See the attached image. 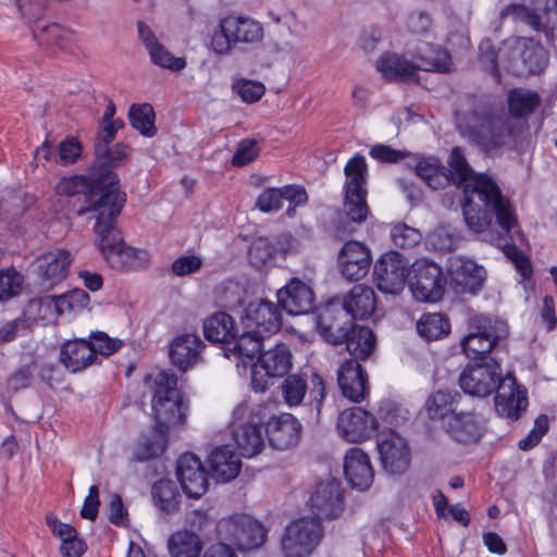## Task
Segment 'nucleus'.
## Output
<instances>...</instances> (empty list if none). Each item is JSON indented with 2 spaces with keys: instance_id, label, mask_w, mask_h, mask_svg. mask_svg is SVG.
Listing matches in <instances>:
<instances>
[{
  "instance_id": "cd10ccee",
  "label": "nucleus",
  "mask_w": 557,
  "mask_h": 557,
  "mask_svg": "<svg viewBox=\"0 0 557 557\" xmlns=\"http://www.w3.org/2000/svg\"><path fill=\"white\" fill-rule=\"evenodd\" d=\"M138 34L140 40L144 42L151 62L162 69L181 72L186 67V60L182 57H175L171 51L162 45L148 25L138 22Z\"/></svg>"
},
{
  "instance_id": "dca6fc26",
  "label": "nucleus",
  "mask_w": 557,
  "mask_h": 557,
  "mask_svg": "<svg viewBox=\"0 0 557 557\" xmlns=\"http://www.w3.org/2000/svg\"><path fill=\"white\" fill-rule=\"evenodd\" d=\"M292 368V354L287 346L276 345L259 355L251 368V386L264 392L272 377L283 376Z\"/></svg>"
},
{
  "instance_id": "6e6552de",
  "label": "nucleus",
  "mask_w": 557,
  "mask_h": 557,
  "mask_svg": "<svg viewBox=\"0 0 557 557\" xmlns=\"http://www.w3.org/2000/svg\"><path fill=\"white\" fill-rule=\"evenodd\" d=\"M469 333L461 339V347L468 358L479 362L490 361L485 355L508 336V325L495 317L474 314L469 319Z\"/></svg>"
},
{
  "instance_id": "6ab92c4d",
  "label": "nucleus",
  "mask_w": 557,
  "mask_h": 557,
  "mask_svg": "<svg viewBox=\"0 0 557 557\" xmlns=\"http://www.w3.org/2000/svg\"><path fill=\"white\" fill-rule=\"evenodd\" d=\"M372 264V256L368 246L358 240L346 242L337 256V268L341 275L349 282L366 277Z\"/></svg>"
},
{
  "instance_id": "0e129e2a",
  "label": "nucleus",
  "mask_w": 557,
  "mask_h": 557,
  "mask_svg": "<svg viewBox=\"0 0 557 557\" xmlns=\"http://www.w3.org/2000/svg\"><path fill=\"white\" fill-rule=\"evenodd\" d=\"M26 331L27 322L22 317L3 322L0 325V344L10 343L17 336L24 335Z\"/></svg>"
},
{
  "instance_id": "4d7b16f0",
  "label": "nucleus",
  "mask_w": 557,
  "mask_h": 557,
  "mask_svg": "<svg viewBox=\"0 0 557 557\" xmlns=\"http://www.w3.org/2000/svg\"><path fill=\"white\" fill-rule=\"evenodd\" d=\"M479 61L490 74L499 79L497 52L491 39L485 38L479 45Z\"/></svg>"
},
{
  "instance_id": "9d476101",
  "label": "nucleus",
  "mask_w": 557,
  "mask_h": 557,
  "mask_svg": "<svg viewBox=\"0 0 557 557\" xmlns=\"http://www.w3.org/2000/svg\"><path fill=\"white\" fill-rule=\"evenodd\" d=\"M344 210L356 223H361L368 215L366 202L367 163L364 157L356 154L344 168Z\"/></svg>"
},
{
  "instance_id": "4c0bfd02",
  "label": "nucleus",
  "mask_w": 557,
  "mask_h": 557,
  "mask_svg": "<svg viewBox=\"0 0 557 557\" xmlns=\"http://www.w3.org/2000/svg\"><path fill=\"white\" fill-rule=\"evenodd\" d=\"M168 546L171 557H199L203 543L197 533L178 530L170 536Z\"/></svg>"
},
{
  "instance_id": "f03ea898",
  "label": "nucleus",
  "mask_w": 557,
  "mask_h": 557,
  "mask_svg": "<svg viewBox=\"0 0 557 557\" xmlns=\"http://www.w3.org/2000/svg\"><path fill=\"white\" fill-rule=\"evenodd\" d=\"M447 163L449 183L463 189L462 213L469 230L474 233L484 232L494 215L502 230L509 233L517 224V215L497 184L484 174L474 173L460 147L451 149Z\"/></svg>"
},
{
  "instance_id": "603ef678",
  "label": "nucleus",
  "mask_w": 557,
  "mask_h": 557,
  "mask_svg": "<svg viewBox=\"0 0 557 557\" xmlns=\"http://www.w3.org/2000/svg\"><path fill=\"white\" fill-rule=\"evenodd\" d=\"M382 34L383 33L380 25L371 24L364 26L358 39L359 49L367 57H372L375 52H379Z\"/></svg>"
},
{
  "instance_id": "9b49d317",
  "label": "nucleus",
  "mask_w": 557,
  "mask_h": 557,
  "mask_svg": "<svg viewBox=\"0 0 557 557\" xmlns=\"http://www.w3.org/2000/svg\"><path fill=\"white\" fill-rule=\"evenodd\" d=\"M323 533L318 518L295 519L284 530L281 549L285 557H309L319 546Z\"/></svg>"
},
{
  "instance_id": "de8ad7c7",
  "label": "nucleus",
  "mask_w": 557,
  "mask_h": 557,
  "mask_svg": "<svg viewBox=\"0 0 557 557\" xmlns=\"http://www.w3.org/2000/svg\"><path fill=\"white\" fill-rule=\"evenodd\" d=\"M308 385L306 381L297 375H288L281 385L282 396L284 401L289 406H298L304 400Z\"/></svg>"
},
{
  "instance_id": "ea45409f",
  "label": "nucleus",
  "mask_w": 557,
  "mask_h": 557,
  "mask_svg": "<svg viewBox=\"0 0 557 557\" xmlns=\"http://www.w3.org/2000/svg\"><path fill=\"white\" fill-rule=\"evenodd\" d=\"M72 262V256L67 250L57 249L45 253L39 259V269L48 280H62Z\"/></svg>"
},
{
  "instance_id": "c756f323",
  "label": "nucleus",
  "mask_w": 557,
  "mask_h": 557,
  "mask_svg": "<svg viewBox=\"0 0 557 557\" xmlns=\"http://www.w3.org/2000/svg\"><path fill=\"white\" fill-rule=\"evenodd\" d=\"M445 430L456 442L473 444L483 435V423L473 411H461L445 421Z\"/></svg>"
},
{
  "instance_id": "79ce46f5",
  "label": "nucleus",
  "mask_w": 557,
  "mask_h": 557,
  "mask_svg": "<svg viewBox=\"0 0 557 557\" xmlns=\"http://www.w3.org/2000/svg\"><path fill=\"white\" fill-rule=\"evenodd\" d=\"M416 173L432 189H441L449 184L447 170L436 158H424L416 165Z\"/></svg>"
},
{
  "instance_id": "8fccbe9b",
  "label": "nucleus",
  "mask_w": 557,
  "mask_h": 557,
  "mask_svg": "<svg viewBox=\"0 0 557 557\" xmlns=\"http://www.w3.org/2000/svg\"><path fill=\"white\" fill-rule=\"evenodd\" d=\"M232 88L246 103L257 102L265 92V87L262 83L245 78L237 79Z\"/></svg>"
},
{
  "instance_id": "2f4dec72",
  "label": "nucleus",
  "mask_w": 557,
  "mask_h": 557,
  "mask_svg": "<svg viewBox=\"0 0 557 557\" xmlns=\"http://www.w3.org/2000/svg\"><path fill=\"white\" fill-rule=\"evenodd\" d=\"M411 463V451L404 436L394 430H385V472L405 473Z\"/></svg>"
},
{
  "instance_id": "37998d69",
  "label": "nucleus",
  "mask_w": 557,
  "mask_h": 557,
  "mask_svg": "<svg viewBox=\"0 0 557 557\" xmlns=\"http://www.w3.org/2000/svg\"><path fill=\"white\" fill-rule=\"evenodd\" d=\"M417 331L426 341H436L449 333L450 324L443 313H429L418 321Z\"/></svg>"
},
{
  "instance_id": "bf43d9fd",
  "label": "nucleus",
  "mask_w": 557,
  "mask_h": 557,
  "mask_svg": "<svg viewBox=\"0 0 557 557\" xmlns=\"http://www.w3.org/2000/svg\"><path fill=\"white\" fill-rule=\"evenodd\" d=\"M391 238L395 246L412 247L420 243L421 233L407 224H397L391 231Z\"/></svg>"
},
{
  "instance_id": "3c124183",
  "label": "nucleus",
  "mask_w": 557,
  "mask_h": 557,
  "mask_svg": "<svg viewBox=\"0 0 557 557\" xmlns=\"http://www.w3.org/2000/svg\"><path fill=\"white\" fill-rule=\"evenodd\" d=\"M23 276L14 269L0 270V300H8L22 290Z\"/></svg>"
},
{
  "instance_id": "680f3d73",
  "label": "nucleus",
  "mask_w": 557,
  "mask_h": 557,
  "mask_svg": "<svg viewBox=\"0 0 557 557\" xmlns=\"http://www.w3.org/2000/svg\"><path fill=\"white\" fill-rule=\"evenodd\" d=\"M259 153L258 144L255 139H244L238 144L233 156L232 163L243 166L252 162Z\"/></svg>"
},
{
  "instance_id": "39448f33",
  "label": "nucleus",
  "mask_w": 557,
  "mask_h": 557,
  "mask_svg": "<svg viewBox=\"0 0 557 557\" xmlns=\"http://www.w3.org/2000/svg\"><path fill=\"white\" fill-rule=\"evenodd\" d=\"M116 216H107L96 222L95 244L106 262L119 271H139L148 268L151 255L148 250L127 246L115 230Z\"/></svg>"
},
{
  "instance_id": "f257e3e1",
  "label": "nucleus",
  "mask_w": 557,
  "mask_h": 557,
  "mask_svg": "<svg viewBox=\"0 0 557 557\" xmlns=\"http://www.w3.org/2000/svg\"><path fill=\"white\" fill-rule=\"evenodd\" d=\"M507 103L509 111L487 96H467L456 111V127L463 138L485 153L505 147L519 149L527 137V123L521 119L534 112L540 97L533 90L515 88L508 92Z\"/></svg>"
},
{
  "instance_id": "13d9d810",
  "label": "nucleus",
  "mask_w": 557,
  "mask_h": 557,
  "mask_svg": "<svg viewBox=\"0 0 557 557\" xmlns=\"http://www.w3.org/2000/svg\"><path fill=\"white\" fill-rule=\"evenodd\" d=\"M124 126L123 121L107 122L101 120L99 123V132L95 140V153H102L104 146L110 145L116 136L119 129Z\"/></svg>"
},
{
  "instance_id": "f3484780",
  "label": "nucleus",
  "mask_w": 557,
  "mask_h": 557,
  "mask_svg": "<svg viewBox=\"0 0 557 557\" xmlns=\"http://www.w3.org/2000/svg\"><path fill=\"white\" fill-rule=\"evenodd\" d=\"M446 280L441 267L429 260H419L413 264V278L409 283L412 296L422 302H435L442 299Z\"/></svg>"
},
{
  "instance_id": "a19ab883",
  "label": "nucleus",
  "mask_w": 557,
  "mask_h": 557,
  "mask_svg": "<svg viewBox=\"0 0 557 557\" xmlns=\"http://www.w3.org/2000/svg\"><path fill=\"white\" fill-rule=\"evenodd\" d=\"M263 337L244 330V333L235 341L228 350L243 363L246 368L256 362L255 358L260 355Z\"/></svg>"
},
{
  "instance_id": "f704fd0d",
  "label": "nucleus",
  "mask_w": 557,
  "mask_h": 557,
  "mask_svg": "<svg viewBox=\"0 0 557 557\" xmlns=\"http://www.w3.org/2000/svg\"><path fill=\"white\" fill-rule=\"evenodd\" d=\"M410 264L396 252L385 253V294L400 293L407 283Z\"/></svg>"
},
{
  "instance_id": "bb28decb",
  "label": "nucleus",
  "mask_w": 557,
  "mask_h": 557,
  "mask_svg": "<svg viewBox=\"0 0 557 557\" xmlns=\"http://www.w3.org/2000/svg\"><path fill=\"white\" fill-rule=\"evenodd\" d=\"M301 423L290 413L272 417L267 424L269 444L278 450L296 446L300 440Z\"/></svg>"
},
{
  "instance_id": "72a5a7b5",
  "label": "nucleus",
  "mask_w": 557,
  "mask_h": 557,
  "mask_svg": "<svg viewBox=\"0 0 557 557\" xmlns=\"http://www.w3.org/2000/svg\"><path fill=\"white\" fill-rule=\"evenodd\" d=\"M376 306L373 289L363 284L355 285L344 297L343 308L354 319L369 318Z\"/></svg>"
},
{
  "instance_id": "69168bd1",
  "label": "nucleus",
  "mask_w": 557,
  "mask_h": 557,
  "mask_svg": "<svg viewBox=\"0 0 557 557\" xmlns=\"http://www.w3.org/2000/svg\"><path fill=\"white\" fill-rule=\"evenodd\" d=\"M37 307L39 318L45 322L55 321L61 317L57 296H46L33 302Z\"/></svg>"
},
{
  "instance_id": "a878e982",
  "label": "nucleus",
  "mask_w": 557,
  "mask_h": 557,
  "mask_svg": "<svg viewBox=\"0 0 557 557\" xmlns=\"http://www.w3.org/2000/svg\"><path fill=\"white\" fill-rule=\"evenodd\" d=\"M205 344L196 333H181L169 345L171 362L182 371H187L201 361Z\"/></svg>"
},
{
  "instance_id": "774afa93",
  "label": "nucleus",
  "mask_w": 557,
  "mask_h": 557,
  "mask_svg": "<svg viewBox=\"0 0 557 557\" xmlns=\"http://www.w3.org/2000/svg\"><path fill=\"white\" fill-rule=\"evenodd\" d=\"M202 260L197 256H182L173 261L172 272L177 276L193 274L200 270Z\"/></svg>"
},
{
  "instance_id": "864d4df0",
  "label": "nucleus",
  "mask_w": 557,
  "mask_h": 557,
  "mask_svg": "<svg viewBox=\"0 0 557 557\" xmlns=\"http://www.w3.org/2000/svg\"><path fill=\"white\" fill-rule=\"evenodd\" d=\"M88 343L92 351L94 361L96 360V354L109 356L119 350L122 346L121 339L110 337L104 332H95Z\"/></svg>"
},
{
  "instance_id": "412c9836",
  "label": "nucleus",
  "mask_w": 557,
  "mask_h": 557,
  "mask_svg": "<svg viewBox=\"0 0 557 557\" xmlns=\"http://www.w3.org/2000/svg\"><path fill=\"white\" fill-rule=\"evenodd\" d=\"M281 322L282 315L275 304L263 299L250 302L242 318L244 330L261 337L278 331Z\"/></svg>"
},
{
  "instance_id": "c9c22d12",
  "label": "nucleus",
  "mask_w": 557,
  "mask_h": 557,
  "mask_svg": "<svg viewBox=\"0 0 557 557\" xmlns=\"http://www.w3.org/2000/svg\"><path fill=\"white\" fill-rule=\"evenodd\" d=\"M460 399L461 395L457 391L440 389L431 394L425 401L429 418L447 421L451 414L457 413L455 410Z\"/></svg>"
},
{
  "instance_id": "5fc2aeb1",
  "label": "nucleus",
  "mask_w": 557,
  "mask_h": 557,
  "mask_svg": "<svg viewBox=\"0 0 557 557\" xmlns=\"http://www.w3.org/2000/svg\"><path fill=\"white\" fill-rule=\"evenodd\" d=\"M458 242V236L448 230L441 226L431 232L428 236L426 244L441 252H448L455 249Z\"/></svg>"
},
{
  "instance_id": "aec40b11",
  "label": "nucleus",
  "mask_w": 557,
  "mask_h": 557,
  "mask_svg": "<svg viewBox=\"0 0 557 557\" xmlns=\"http://www.w3.org/2000/svg\"><path fill=\"white\" fill-rule=\"evenodd\" d=\"M276 299L288 314L300 315L313 310L315 295L310 281L307 282L294 276L277 289Z\"/></svg>"
},
{
  "instance_id": "0eeeda50",
  "label": "nucleus",
  "mask_w": 557,
  "mask_h": 557,
  "mask_svg": "<svg viewBox=\"0 0 557 557\" xmlns=\"http://www.w3.org/2000/svg\"><path fill=\"white\" fill-rule=\"evenodd\" d=\"M264 29L260 22L245 15H227L219 21L210 37V49L218 55H228L236 45L262 41Z\"/></svg>"
},
{
  "instance_id": "f8f14e48",
  "label": "nucleus",
  "mask_w": 557,
  "mask_h": 557,
  "mask_svg": "<svg viewBox=\"0 0 557 557\" xmlns=\"http://www.w3.org/2000/svg\"><path fill=\"white\" fill-rule=\"evenodd\" d=\"M533 8L520 3H510L505 7L499 17H512L516 22L529 25L536 32L547 36H557V0H533Z\"/></svg>"
},
{
  "instance_id": "a18cd8bd",
  "label": "nucleus",
  "mask_w": 557,
  "mask_h": 557,
  "mask_svg": "<svg viewBox=\"0 0 557 557\" xmlns=\"http://www.w3.org/2000/svg\"><path fill=\"white\" fill-rule=\"evenodd\" d=\"M132 126L146 137H152L157 133L154 126V111L148 103L133 104L128 111Z\"/></svg>"
},
{
  "instance_id": "7ed1b4c3",
  "label": "nucleus",
  "mask_w": 557,
  "mask_h": 557,
  "mask_svg": "<svg viewBox=\"0 0 557 557\" xmlns=\"http://www.w3.org/2000/svg\"><path fill=\"white\" fill-rule=\"evenodd\" d=\"M146 383L152 391L151 407L157 425L150 438H143L136 446L135 455L140 460L163 453L166 432L171 426L184 425L187 421L189 405L176 388L174 374L158 370L147 375Z\"/></svg>"
},
{
  "instance_id": "e433bc0d",
  "label": "nucleus",
  "mask_w": 557,
  "mask_h": 557,
  "mask_svg": "<svg viewBox=\"0 0 557 557\" xmlns=\"http://www.w3.org/2000/svg\"><path fill=\"white\" fill-rule=\"evenodd\" d=\"M61 362L72 372L81 371L94 363L92 351L86 341H71L61 349Z\"/></svg>"
},
{
  "instance_id": "b1692460",
  "label": "nucleus",
  "mask_w": 557,
  "mask_h": 557,
  "mask_svg": "<svg viewBox=\"0 0 557 557\" xmlns=\"http://www.w3.org/2000/svg\"><path fill=\"white\" fill-rule=\"evenodd\" d=\"M310 507L318 518L338 517L344 510L341 483L333 479L320 482L310 497Z\"/></svg>"
},
{
  "instance_id": "4be33fe9",
  "label": "nucleus",
  "mask_w": 557,
  "mask_h": 557,
  "mask_svg": "<svg viewBox=\"0 0 557 557\" xmlns=\"http://www.w3.org/2000/svg\"><path fill=\"white\" fill-rule=\"evenodd\" d=\"M176 476L189 498L198 499L208 491L207 471L201 460L194 454H183L176 467Z\"/></svg>"
},
{
  "instance_id": "4468645a",
  "label": "nucleus",
  "mask_w": 557,
  "mask_h": 557,
  "mask_svg": "<svg viewBox=\"0 0 557 557\" xmlns=\"http://www.w3.org/2000/svg\"><path fill=\"white\" fill-rule=\"evenodd\" d=\"M503 379L500 366L491 359L467 364L459 375V385L470 396L486 397L497 389Z\"/></svg>"
},
{
  "instance_id": "423d86ee",
  "label": "nucleus",
  "mask_w": 557,
  "mask_h": 557,
  "mask_svg": "<svg viewBox=\"0 0 557 557\" xmlns=\"http://www.w3.org/2000/svg\"><path fill=\"white\" fill-rule=\"evenodd\" d=\"M270 408L265 404H250L242 401L233 411V436L240 454L251 458L264 447V437L261 425L270 416Z\"/></svg>"
},
{
  "instance_id": "5701e85b",
  "label": "nucleus",
  "mask_w": 557,
  "mask_h": 557,
  "mask_svg": "<svg viewBox=\"0 0 557 557\" xmlns=\"http://www.w3.org/2000/svg\"><path fill=\"white\" fill-rule=\"evenodd\" d=\"M450 285L457 294L475 295L483 286L486 271L473 260L457 257L450 262Z\"/></svg>"
},
{
  "instance_id": "e2e57ef3",
  "label": "nucleus",
  "mask_w": 557,
  "mask_h": 557,
  "mask_svg": "<svg viewBox=\"0 0 557 557\" xmlns=\"http://www.w3.org/2000/svg\"><path fill=\"white\" fill-rule=\"evenodd\" d=\"M283 201L282 188H268L258 197L257 207L260 211L269 213L281 209Z\"/></svg>"
},
{
  "instance_id": "20e7f679",
  "label": "nucleus",
  "mask_w": 557,
  "mask_h": 557,
  "mask_svg": "<svg viewBox=\"0 0 557 557\" xmlns=\"http://www.w3.org/2000/svg\"><path fill=\"white\" fill-rule=\"evenodd\" d=\"M55 191L64 196L83 194L86 207L79 210V214L91 212L96 222L107 216H117L126 200L125 194L119 188L116 174L107 169L90 176L63 177L55 185Z\"/></svg>"
},
{
  "instance_id": "6e6d98bb",
  "label": "nucleus",
  "mask_w": 557,
  "mask_h": 557,
  "mask_svg": "<svg viewBox=\"0 0 557 557\" xmlns=\"http://www.w3.org/2000/svg\"><path fill=\"white\" fill-rule=\"evenodd\" d=\"M106 151L102 153H96L98 161L102 163V165L108 168H116L124 163V161L129 156V147L124 144H115L113 146L107 145L104 146Z\"/></svg>"
},
{
  "instance_id": "49530a36",
  "label": "nucleus",
  "mask_w": 557,
  "mask_h": 557,
  "mask_svg": "<svg viewBox=\"0 0 557 557\" xmlns=\"http://www.w3.org/2000/svg\"><path fill=\"white\" fill-rule=\"evenodd\" d=\"M61 315H75L87 308L89 295L83 289H72L57 296Z\"/></svg>"
},
{
  "instance_id": "ddd939ff",
  "label": "nucleus",
  "mask_w": 557,
  "mask_h": 557,
  "mask_svg": "<svg viewBox=\"0 0 557 557\" xmlns=\"http://www.w3.org/2000/svg\"><path fill=\"white\" fill-rule=\"evenodd\" d=\"M333 313L332 306L325 307L317 318V327L320 330L323 337L336 344L341 336L345 337L346 347L348 352L355 358H367L374 349L375 339L372 331L364 326H351L347 332L335 335L334 331H341L336 325L330 322Z\"/></svg>"
},
{
  "instance_id": "1a4fd4ad",
  "label": "nucleus",
  "mask_w": 557,
  "mask_h": 557,
  "mask_svg": "<svg viewBox=\"0 0 557 557\" xmlns=\"http://www.w3.org/2000/svg\"><path fill=\"white\" fill-rule=\"evenodd\" d=\"M218 544L248 552L260 547L267 539L264 527L249 515L236 513L223 517L215 527Z\"/></svg>"
},
{
  "instance_id": "2eb2a0df",
  "label": "nucleus",
  "mask_w": 557,
  "mask_h": 557,
  "mask_svg": "<svg viewBox=\"0 0 557 557\" xmlns=\"http://www.w3.org/2000/svg\"><path fill=\"white\" fill-rule=\"evenodd\" d=\"M434 57H420L417 63L397 54H385V81L410 79L418 70L446 73L450 71V57L446 50H436Z\"/></svg>"
},
{
  "instance_id": "c03bdc74",
  "label": "nucleus",
  "mask_w": 557,
  "mask_h": 557,
  "mask_svg": "<svg viewBox=\"0 0 557 557\" xmlns=\"http://www.w3.org/2000/svg\"><path fill=\"white\" fill-rule=\"evenodd\" d=\"M152 497L160 510L166 513H172L178 509L180 493L170 480L158 481L152 487Z\"/></svg>"
},
{
  "instance_id": "338daca9",
  "label": "nucleus",
  "mask_w": 557,
  "mask_h": 557,
  "mask_svg": "<svg viewBox=\"0 0 557 557\" xmlns=\"http://www.w3.org/2000/svg\"><path fill=\"white\" fill-rule=\"evenodd\" d=\"M82 153L81 143L73 138H65L59 146V162L61 164H71L77 161Z\"/></svg>"
},
{
  "instance_id": "c85d7f7f",
  "label": "nucleus",
  "mask_w": 557,
  "mask_h": 557,
  "mask_svg": "<svg viewBox=\"0 0 557 557\" xmlns=\"http://www.w3.org/2000/svg\"><path fill=\"white\" fill-rule=\"evenodd\" d=\"M344 474L352 488L368 490L374 478L369 456L360 448L348 449L344 458Z\"/></svg>"
},
{
  "instance_id": "7c9ffc66",
  "label": "nucleus",
  "mask_w": 557,
  "mask_h": 557,
  "mask_svg": "<svg viewBox=\"0 0 557 557\" xmlns=\"http://www.w3.org/2000/svg\"><path fill=\"white\" fill-rule=\"evenodd\" d=\"M337 382L347 399L354 403L364 399L368 389L367 379L356 359L346 360L341 364L337 371Z\"/></svg>"
},
{
  "instance_id": "a211bd4d",
  "label": "nucleus",
  "mask_w": 557,
  "mask_h": 557,
  "mask_svg": "<svg viewBox=\"0 0 557 557\" xmlns=\"http://www.w3.org/2000/svg\"><path fill=\"white\" fill-rule=\"evenodd\" d=\"M336 429L338 435L348 443H361L374 435L379 421L360 407H352L341 412Z\"/></svg>"
},
{
  "instance_id": "052dcab7",
  "label": "nucleus",
  "mask_w": 557,
  "mask_h": 557,
  "mask_svg": "<svg viewBox=\"0 0 557 557\" xmlns=\"http://www.w3.org/2000/svg\"><path fill=\"white\" fill-rule=\"evenodd\" d=\"M549 429V419L546 414H540L535 422L534 428L531 430V432L522 438L518 446L522 450H529L536 446L541 438L547 433Z\"/></svg>"
},
{
  "instance_id": "09e8293b",
  "label": "nucleus",
  "mask_w": 557,
  "mask_h": 557,
  "mask_svg": "<svg viewBox=\"0 0 557 557\" xmlns=\"http://www.w3.org/2000/svg\"><path fill=\"white\" fill-rule=\"evenodd\" d=\"M274 257L273 245L263 237L253 240L248 249L249 262L258 269L268 265Z\"/></svg>"
},
{
  "instance_id": "58836bf2",
  "label": "nucleus",
  "mask_w": 557,
  "mask_h": 557,
  "mask_svg": "<svg viewBox=\"0 0 557 557\" xmlns=\"http://www.w3.org/2000/svg\"><path fill=\"white\" fill-rule=\"evenodd\" d=\"M202 330L209 342L230 343L234 338V320L226 312H214L203 321Z\"/></svg>"
},
{
  "instance_id": "393cba45",
  "label": "nucleus",
  "mask_w": 557,
  "mask_h": 557,
  "mask_svg": "<svg viewBox=\"0 0 557 557\" xmlns=\"http://www.w3.org/2000/svg\"><path fill=\"white\" fill-rule=\"evenodd\" d=\"M496 391V411L511 420L519 419L521 412L524 411L528 406L525 389L518 386L515 376L508 373L504 376Z\"/></svg>"
},
{
  "instance_id": "473e14b6",
  "label": "nucleus",
  "mask_w": 557,
  "mask_h": 557,
  "mask_svg": "<svg viewBox=\"0 0 557 557\" xmlns=\"http://www.w3.org/2000/svg\"><path fill=\"white\" fill-rule=\"evenodd\" d=\"M208 462L212 478L218 482H228L235 479L242 468L239 457L228 445L215 447L209 455Z\"/></svg>"
}]
</instances>
